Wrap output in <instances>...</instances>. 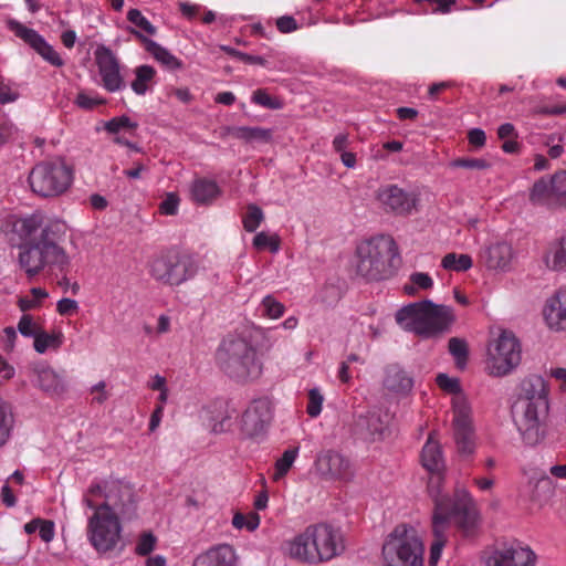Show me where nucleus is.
<instances>
[{
  "mask_svg": "<svg viewBox=\"0 0 566 566\" xmlns=\"http://www.w3.org/2000/svg\"><path fill=\"white\" fill-rule=\"evenodd\" d=\"M12 424V413L10 406L0 399V447H2L9 438Z\"/></svg>",
  "mask_w": 566,
  "mask_h": 566,
  "instance_id": "58836bf2",
  "label": "nucleus"
},
{
  "mask_svg": "<svg viewBox=\"0 0 566 566\" xmlns=\"http://www.w3.org/2000/svg\"><path fill=\"white\" fill-rule=\"evenodd\" d=\"M276 28L282 33H290L297 30L298 25L296 20L291 15H283L276 20Z\"/></svg>",
  "mask_w": 566,
  "mask_h": 566,
  "instance_id": "680f3d73",
  "label": "nucleus"
},
{
  "mask_svg": "<svg viewBox=\"0 0 566 566\" xmlns=\"http://www.w3.org/2000/svg\"><path fill=\"white\" fill-rule=\"evenodd\" d=\"M448 348L450 354L455 359V365L459 369H464L468 361L469 348L464 339L452 337L449 339Z\"/></svg>",
  "mask_w": 566,
  "mask_h": 566,
  "instance_id": "c9c22d12",
  "label": "nucleus"
},
{
  "mask_svg": "<svg viewBox=\"0 0 566 566\" xmlns=\"http://www.w3.org/2000/svg\"><path fill=\"white\" fill-rule=\"evenodd\" d=\"M232 525L238 530L245 527L248 531L252 532L259 527L260 516L255 512H250L248 515L235 513L232 518Z\"/></svg>",
  "mask_w": 566,
  "mask_h": 566,
  "instance_id": "a19ab883",
  "label": "nucleus"
},
{
  "mask_svg": "<svg viewBox=\"0 0 566 566\" xmlns=\"http://www.w3.org/2000/svg\"><path fill=\"white\" fill-rule=\"evenodd\" d=\"M190 192L195 202L209 205L220 195V189L216 181L200 178L191 184Z\"/></svg>",
  "mask_w": 566,
  "mask_h": 566,
  "instance_id": "7c9ffc66",
  "label": "nucleus"
},
{
  "mask_svg": "<svg viewBox=\"0 0 566 566\" xmlns=\"http://www.w3.org/2000/svg\"><path fill=\"white\" fill-rule=\"evenodd\" d=\"M453 168L489 169L491 164L483 158H457L450 163Z\"/></svg>",
  "mask_w": 566,
  "mask_h": 566,
  "instance_id": "de8ad7c7",
  "label": "nucleus"
},
{
  "mask_svg": "<svg viewBox=\"0 0 566 566\" xmlns=\"http://www.w3.org/2000/svg\"><path fill=\"white\" fill-rule=\"evenodd\" d=\"M263 212L255 205H249L245 216L243 217V228L248 232H254L263 221Z\"/></svg>",
  "mask_w": 566,
  "mask_h": 566,
  "instance_id": "ea45409f",
  "label": "nucleus"
},
{
  "mask_svg": "<svg viewBox=\"0 0 566 566\" xmlns=\"http://www.w3.org/2000/svg\"><path fill=\"white\" fill-rule=\"evenodd\" d=\"M135 494L130 485L120 481H111L105 483V502L107 512H115L124 516H130L135 513Z\"/></svg>",
  "mask_w": 566,
  "mask_h": 566,
  "instance_id": "f3484780",
  "label": "nucleus"
},
{
  "mask_svg": "<svg viewBox=\"0 0 566 566\" xmlns=\"http://www.w3.org/2000/svg\"><path fill=\"white\" fill-rule=\"evenodd\" d=\"M521 361V345L514 334L503 332L490 349V375L501 377L511 373Z\"/></svg>",
  "mask_w": 566,
  "mask_h": 566,
  "instance_id": "9b49d317",
  "label": "nucleus"
},
{
  "mask_svg": "<svg viewBox=\"0 0 566 566\" xmlns=\"http://www.w3.org/2000/svg\"><path fill=\"white\" fill-rule=\"evenodd\" d=\"M151 275L167 285H180L190 276L189 262L177 252L165 253L151 263Z\"/></svg>",
  "mask_w": 566,
  "mask_h": 566,
  "instance_id": "f8f14e48",
  "label": "nucleus"
},
{
  "mask_svg": "<svg viewBox=\"0 0 566 566\" xmlns=\"http://www.w3.org/2000/svg\"><path fill=\"white\" fill-rule=\"evenodd\" d=\"M128 31L138 40H140V42L145 45L146 51L150 53L154 56V59H156L166 67L170 70H177L182 66L181 61L178 60L175 55H172L167 49L163 48L155 41L148 39L134 28H128Z\"/></svg>",
  "mask_w": 566,
  "mask_h": 566,
  "instance_id": "a878e982",
  "label": "nucleus"
},
{
  "mask_svg": "<svg viewBox=\"0 0 566 566\" xmlns=\"http://www.w3.org/2000/svg\"><path fill=\"white\" fill-rule=\"evenodd\" d=\"M484 260L489 269L505 270L513 260L512 247L505 242L492 244L485 250Z\"/></svg>",
  "mask_w": 566,
  "mask_h": 566,
  "instance_id": "c85d7f7f",
  "label": "nucleus"
},
{
  "mask_svg": "<svg viewBox=\"0 0 566 566\" xmlns=\"http://www.w3.org/2000/svg\"><path fill=\"white\" fill-rule=\"evenodd\" d=\"M548 409V401H514L512 406L513 420L526 444L536 446L544 439Z\"/></svg>",
  "mask_w": 566,
  "mask_h": 566,
  "instance_id": "1a4fd4ad",
  "label": "nucleus"
},
{
  "mask_svg": "<svg viewBox=\"0 0 566 566\" xmlns=\"http://www.w3.org/2000/svg\"><path fill=\"white\" fill-rule=\"evenodd\" d=\"M469 144L475 148H482L486 143L485 133L480 128H472L468 133Z\"/></svg>",
  "mask_w": 566,
  "mask_h": 566,
  "instance_id": "e2e57ef3",
  "label": "nucleus"
},
{
  "mask_svg": "<svg viewBox=\"0 0 566 566\" xmlns=\"http://www.w3.org/2000/svg\"><path fill=\"white\" fill-rule=\"evenodd\" d=\"M297 451V448L285 450L282 457L276 461L275 473L273 475L275 481L280 480L289 472L296 459Z\"/></svg>",
  "mask_w": 566,
  "mask_h": 566,
  "instance_id": "4c0bfd02",
  "label": "nucleus"
},
{
  "mask_svg": "<svg viewBox=\"0 0 566 566\" xmlns=\"http://www.w3.org/2000/svg\"><path fill=\"white\" fill-rule=\"evenodd\" d=\"M396 321L423 337L441 335L455 322L452 307L438 305L429 300L410 303L396 313Z\"/></svg>",
  "mask_w": 566,
  "mask_h": 566,
  "instance_id": "39448f33",
  "label": "nucleus"
},
{
  "mask_svg": "<svg viewBox=\"0 0 566 566\" xmlns=\"http://www.w3.org/2000/svg\"><path fill=\"white\" fill-rule=\"evenodd\" d=\"M548 390L545 380L539 376H533L523 381L522 394L516 400H527L532 402L548 401Z\"/></svg>",
  "mask_w": 566,
  "mask_h": 566,
  "instance_id": "2f4dec72",
  "label": "nucleus"
},
{
  "mask_svg": "<svg viewBox=\"0 0 566 566\" xmlns=\"http://www.w3.org/2000/svg\"><path fill=\"white\" fill-rule=\"evenodd\" d=\"M436 381L438 386L448 394L461 392V386L458 378H451L447 374H439Z\"/></svg>",
  "mask_w": 566,
  "mask_h": 566,
  "instance_id": "864d4df0",
  "label": "nucleus"
},
{
  "mask_svg": "<svg viewBox=\"0 0 566 566\" xmlns=\"http://www.w3.org/2000/svg\"><path fill=\"white\" fill-rule=\"evenodd\" d=\"M354 429L363 439L375 440L382 437L387 422L382 420L380 412L368 411L356 419Z\"/></svg>",
  "mask_w": 566,
  "mask_h": 566,
  "instance_id": "393cba45",
  "label": "nucleus"
},
{
  "mask_svg": "<svg viewBox=\"0 0 566 566\" xmlns=\"http://www.w3.org/2000/svg\"><path fill=\"white\" fill-rule=\"evenodd\" d=\"M547 325L556 331L566 329V289L551 297L544 308Z\"/></svg>",
  "mask_w": 566,
  "mask_h": 566,
  "instance_id": "5701e85b",
  "label": "nucleus"
},
{
  "mask_svg": "<svg viewBox=\"0 0 566 566\" xmlns=\"http://www.w3.org/2000/svg\"><path fill=\"white\" fill-rule=\"evenodd\" d=\"M377 199L386 211L397 216L409 214L417 203V198L396 185L382 187L378 190Z\"/></svg>",
  "mask_w": 566,
  "mask_h": 566,
  "instance_id": "a211bd4d",
  "label": "nucleus"
},
{
  "mask_svg": "<svg viewBox=\"0 0 566 566\" xmlns=\"http://www.w3.org/2000/svg\"><path fill=\"white\" fill-rule=\"evenodd\" d=\"M344 549L337 531L327 524L310 525L290 543V555L302 562H327Z\"/></svg>",
  "mask_w": 566,
  "mask_h": 566,
  "instance_id": "20e7f679",
  "label": "nucleus"
},
{
  "mask_svg": "<svg viewBox=\"0 0 566 566\" xmlns=\"http://www.w3.org/2000/svg\"><path fill=\"white\" fill-rule=\"evenodd\" d=\"M556 191L559 197L562 208H566V170H559L554 174Z\"/></svg>",
  "mask_w": 566,
  "mask_h": 566,
  "instance_id": "13d9d810",
  "label": "nucleus"
},
{
  "mask_svg": "<svg viewBox=\"0 0 566 566\" xmlns=\"http://www.w3.org/2000/svg\"><path fill=\"white\" fill-rule=\"evenodd\" d=\"M39 535L40 537L49 543L54 537V524L52 521L42 520L39 526Z\"/></svg>",
  "mask_w": 566,
  "mask_h": 566,
  "instance_id": "69168bd1",
  "label": "nucleus"
},
{
  "mask_svg": "<svg viewBox=\"0 0 566 566\" xmlns=\"http://www.w3.org/2000/svg\"><path fill=\"white\" fill-rule=\"evenodd\" d=\"M441 265L446 270L467 271L472 266V259L469 254L448 253L443 256Z\"/></svg>",
  "mask_w": 566,
  "mask_h": 566,
  "instance_id": "e433bc0d",
  "label": "nucleus"
},
{
  "mask_svg": "<svg viewBox=\"0 0 566 566\" xmlns=\"http://www.w3.org/2000/svg\"><path fill=\"white\" fill-rule=\"evenodd\" d=\"M356 274L367 281L391 277L400 265L399 249L390 235H377L356 248Z\"/></svg>",
  "mask_w": 566,
  "mask_h": 566,
  "instance_id": "f03ea898",
  "label": "nucleus"
},
{
  "mask_svg": "<svg viewBox=\"0 0 566 566\" xmlns=\"http://www.w3.org/2000/svg\"><path fill=\"white\" fill-rule=\"evenodd\" d=\"M237 556L229 544L213 546L196 556L192 566H235Z\"/></svg>",
  "mask_w": 566,
  "mask_h": 566,
  "instance_id": "412c9836",
  "label": "nucleus"
},
{
  "mask_svg": "<svg viewBox=\"0 0 566 566\" xmlns=\"http://www.w3.org/2000/svg\"><path fill=\"white\" fill-rule=\"evenodd\" d=\"M530 201L535 206H544L549 209L562 208L554 175L549 180L541 178L534 182L530 190Z\"/></svg>",
  "mask_w": 566,
  "mask_h": 566,
  "instance_id": "4be33fe9",
  "label": "nucleus"
},
{
  "mask_svg": "<svg viewBox=\"0 0 566 566\" xmlns=\"http://www.w3.org/2000/svg\"><path fill=\"white\" fill-rule=\"evenodd\" d=\"M453 431L458 451L461 454L470 455L474 451V434L470 417L471 409L461 396L453 399Z\"/></svg>",
  "mask_w": 566,
  "mask_h": 566,
  "instance_id": "4468645a",
  "label": "nucleus"
},
{
  "mask_svg": "<svg viewBox=\"0 0 566 566\" xmlns=\"http://www.w3.org/2000/svg\"><path fill=\"white\" fill-rule=\"evenodd\" d=\"M18 262L28 279L45 270L64 271L70 265V258L60 245V235L52 226L42 229L38 241L23 243L19 248Z\"/></svg>",
  "mask_w": 566,
  "mask_h": 566,
  "instance_id": "7ed1b4c3",
  "label": "nucleus"
},
{
  "mask_svg": "<svg viewBox=\"0 0 566 566\" xmlns=\"http://www.w3.org/2000/svg\"><path fill=\"white\" fill-rule=\"evenodd\" d=\"M262 306L264 308V315L270 318L281 317L285 310L284 305L272 295H268L263 298Z\"/></svg>",
  "mask_w": 566,
  "mask_h": 566,
  "instance_id": "8fccbe9b",
  "label": "nucleus"
},
{
  "mask_svg": "<svg viewBox=\"0 0 566 566\" xmlns=\"http://www.w3.org/2000/svg\"><path fill=\"white\" fill-rule=\"evenodd\" d=\"M156 542L157 538L153 533L142 534L135 547V553L140 556L149 555L154 551Z\"/></svg>",
  "mask_w": 566,
  "mask_h": 566,
  "instance_id": "603ef678",
  "label": "nucleus"
},
{
  "mask_svg": "<svg viewBox=\"0 0 566 566\" xmlns=\"http://www.w3.org/2000/svg\"><path fill=\"white\" fill-rule=\"evenodd\" d=\"M179 9H180L182 15H185L189 20H192L198 14V12L200 10V7L197 6V4H190V3H187V2H180L179 3Z\"/></svg>",
  "mask_w": 566,
  "mask_h": 566,
  "instance_id": "774afa93",
  "label": "nucleus"
},
{
  "mask_svg": "<svg viewBox=\"0 0 566 566\" xmlns=\"http://www.w3.org/2000/svg\"><path fill=\"white\" fill-rule=\"evenodd\" d=\"M44 228L43 218L38 213L21 218L13 224V231L22 241H24V243L38 241L39 235Z\"/></svg>",
  "mask_w": 566,
  "mask_h": 566,
  "instance_id": "c756f323",
  "label": "nucleus"
},
{
  "mask_svg": "<svg viewBox=\"0 0 566 566\" xmlns=\"http://www.w3.org/2000/svg\"><path fill=\"white\" fill-rule=\"evenodd\" d=\"M18 93L13 92L4 82L0 75V104H7L14 102L18 98Z\"/></svg>",
  "mask_w": 566,
  "mask_h": 566,
  "instance_id": "0e129e2a",
  "label": "nucleus"
},
{
  "mask_svg": "<svg viewBox=\"0 0 566 566\" xmlns=\"http://www.w3.org/2000/svg\"><path fill=\"white\" fill-rule=\"evenodd\" d=\"M253 103L266 107L269 109H281L283 102L279 97L271 96L265 90L259 88L253 92Z\"/></svg>",
  "mask_w": 566,
  "mask_h": 566,
  "instance_id": "79ce46f5",
  "label": "nucleus"
},
{
  "mask_svg": "<svg viewBox=\"0 0 566 566\" xmlns=\"http://www.w3.org/2000/svg\"><path fill=\"white\" fill-rule=\"evenodd\" d=\"M410 281L412 285H405L403 290L407 294L412 295L416 292L415 285L421 290H429L432 287L433 282L432 279L422 272H416L410 275Z\"/></svg>",
  "mask_w": 566,
  "mask_h": 566,
  "instance_id": "a18cd8bd",
  "label": "nucleus"
},
{
  "mask_svg": "<svg viewBox=\"0 0 566 566\" xmlns=\"http://www.w3.org/2000/svg\"><path fill=\"white\" fill-rule=\"evenodd\" d=\"M8 25L18 38L22 39L32 49L35 50V48L42 43L43 38L33 29H30L15 20H10Z\"/></svg>",
  "mask_w": 566,
  "mask_h": 566,
  "instance_id": "72a5a7b5",
  "label": "nucleus"
},
{
  "mask_svg": "<svg viewBox=\"0 0 566 566\" xmlns=\"http://www.w3.org/2000/svg\"><path fill=\"white\" fill-rule=\"evenodd\" d=\"M62 337L63 335L61 333L48 334L40 329L34 336V349L43 354L49 348H59L62 344Z\"/></svg>",
  "mask_w": 566,
  "mask_h": 566,
  "instance_id": "f704fd0d",
  "label": "nucleus"
},
{
  "mask_svg": "<svg viewBox=\"0 0 566 566\" xmlns=\"http://www.w3.org/2000/svg\"><path fill=\"white\" fill-rule=\"evenodd\" d=\"M253 247L256 250L269 249L271 252H276L280 248V239L276 234L269 235L265 232H260L253 239Z\"/></svg>",
  "mask_w": 566,
  "mask_h": 566,
  "instance_id": "c03bdc74",
  "label": "nucleus"
},
{
  "mask_svg": "<svg viewBox=\"0 0 566 566\" xmlns=\"http://www.w3.org/2000/svg\"><path fill=\"white\" fill-rule=\"evenodd\" d=\"M413 386L412 378L398 365L387 367L384 387L396 395H407Z\"/></svg>",
  "mask_w": 566,
  "mask_h": 566,
  "instance_id": "bb28decb",
  "label": "nucleus"
},
{
  "mask_svg": "<svg viewBox=\"0 0 566 566\" xmlns=\"http://www.w3.org/2000/svg\"><path fill=\"white\" fill-rule=\"evenodd\" d=\"M220 368L238 381L256 379L262 374V363L256 357V349L240 335H229L222 340L217 352Z\"/></svg>",
  "mask_w": 566,
  "mask_h": 566,
  "instance_id": "423d86ee",
  "label": "nucleus"
},
{
  "mask_svg": "<svg viewBox=\"0 0 566 566\" xmlns=\"http://www.w3.org/2000/svg\"><path fill=\"white\" fill-rule=\"evenodd\" d=\"M78 310V304L75 300L72 298H62L56 304V311L60 315H72L75 314Z\"/></svg>",
  "mask_w": 566,
  "mask_h": 566,
  "instance_id": "052dcab7",
  "label": "nucleus"
},
{
  "mask_svg": "<svg viewBox=\"0 0 566 566\" xmlns=\"http://www.w3.org/2000/svg\"><path fill=\"white\" fill-rule=\"evenodd\" d=\"M546 264L549 269L555 271L566 268V235L560 239L559 245L555 250L553 258L546 259Z\"/></svg>",
  "mask_w": 566,
  "mask_h": 566,
  "instance_id": "37998d69",
  "label": "nucleus"
},
{
  "mask_svg": "<svg viewBox=\"0 0 566 566\" xmlns=\"http://www.w3.org/2000/svg\"><path fill=\"white\" fill-rule=\"evenodd\" d=\"M38 387L49 397H61L67 389L65 378L49 365H38L33 369Z\"/></svg>",
  "mask_w": 566,
  "mask_h": 566,
  "instance_id": "aec40b11",
  "label": "nucleus"
},
{
  "mask_svg": "<svg viewBox=\"0 0 566 566\" xmlns=\"http://www.w3.org/2000/svg\"><path fill=\"white\" fill-rule=\"evenodd\" d=\"M315 468L326 480L347 481L354 474L349 459L334 450L322 451L316 458Z\"/></svg>",
  "mask_w": 566,
  "mask_h": 566,
  "instance_id": "dca6fc26",
  "label": "nucleus"
},
{
  "mask_svg": "<svg viewBox=\"0 0 566 566\" xmlns=\"http://www.w3.org/2000/svg\"><path fill=\"white\" fill-rule=\"evenodd\" d=\"M179 197L175 192L167 193L165 200L159 205V211L161 214L175 216L178 211Z\"/></svg>",
  "mask_w": 566,
  "mask_h": 566,
  "instance_id": "6e6d98bb",
  "label": "nucleus"
},
{
  "mask_svg": "<svg viewBox=\"0 0 566 566\" xmlns=\"http://www.w3.org/2000/svg\"><path fill=\"white\" fill-rule=\"evenodd\" d=\"M94 55L104 88L108 92L122 90L125 83L120 74L119 61L113 51L105 45H98Z\"/></svg>",
  "mask_w": 566,
  "mask_h": 566,
  "instance_id": "2eb2a0df",
  "label": "nucleus"
},
{
  "mask_svg": "<svg viewBox=\"0 0 566 566\" xmlns=\"http://www.w3.org/2000/svg\"><path fill=\"white\" fill-rule=\"evenodd\" d=\"M232 136L245 144L264 143L269 144L273 140V130L263 127L249 126H226L221 130V137Z\"/></svg>",
  "mask_w": 566,
  "mask_h": 566,
  "instance_id": "b1692460",
  "label": "nucleus"
},
{
  "mask_svg": "<svg viewBox=\"0 0 566 566\" xmlns=\"http://www.w3.org/2000/svg\"><path fill=\"white\" fill-rule=\"evenodd\" d=\"M127 19L133 24L143 29L146 33L154 35L156 28L142 14L138 9H130L127 13Z\"/></svg>",
  "mask_w": 566,
  "mask_h": 566,
  "instance_id": "3c124183",
  "label": "nucleus"
},
{
  "mask_svg": "<svg viewBox=\"0 0 566 566\" xmlns=\"http://www.w3.org/2000/svg\"><path fill=\"white\" fill-rule=\"evenodd\" d=\"M323 396L318 391V389H311L308 392V405H307V413L311 417H317L322 411Z\"/></svg>",
  "mask_w": 566,
  "mask_h": 566,
  "instance_id": "5fc2aeb1",
  "label": "nucleus"
},
{
  "mask_svg": "<svg viewBox=\"0 0 566 566\" xmlns=\"http://www.w3.org/2000/svg\"><path fill=\"white\" fill-rule=\"evenodd\" d=\"M137 123L132 122L130 118L126 115H122L118 117H114L105 123L104 128L109 134H118L120 129H136Z\"/></svg>",
  "mask_w": 566,
  "mask_h": 566,
  "instance_id": "49530a36",
  "label": "nucleus"
},
{
  "mask_svg": "<svg viewBox=\"0 0 566 566\" xmlns=\"http://www.w3.org/2000/svg\"><path fill=\"white\" fill-rule=\"evenodd\" d=\"M35 51L54 66L61 67L64 64V61L59 53L48 44L44 39L42 40V43L35 48Z\"/></svg>",
  "mask_w": 566,
  "mask_h": 566,
  "instance_id": "09e8293b",
  "label": "nucleus"
},
{
  "mask_svg": "<svg viewBox=\"0 0 566 566\" xmlns=\"http://www.w3.org/2000/svg\"><path fill=\"white\" fill-rule=\"evenodd\" d=\"M446 542H441V541H433L432 544H431V547H430V556H429V565L430 566H436L440 556H441V551L444 546Z\"/></svg>",
  "mask_w": 566,
  "mask_h": 566,
  "instance_id": "338daca9",
  "label": "nucleus"
},
{
  "mask_svg": "<svg viewBox=\"0 0 566 566\" xmlns=\"http://www.w3.org/2000/svg\"><path fill=\"white\" fill-rule=\"evenodd\" d=\"M423 551L416 530L401 524L388 535L382 556L388 566H423Z\"/></svg>",
  "mask_w": 566,
  "mask_h": 566,
  "instance_id": "6e6552de",
  "label": "nucleus"
},
{
  "mask_svg": "<svg viewBox=\"0 0 566 566\" xmlns=\"http://www.w3.org/2000/svg\"><path fill=\"white\" fill-rule=\"evenodd\" d=\"M75 103L83 109H93L98 105L105 104V99L101 97H90L87 94L81 92L77 94Z\"/></svg>",
  "mask_w": 566,
  "mask_h": 566,
  "instance_id": "bf43d9fd",
  "label": "nucleus"
},
{
  "mask_svg": "<svg viewBox=\"0 0 566 566\" xmlns=\"http://www.w3.org/2000/svg\"><path fill=\"white\" fill-rule=\"evenodd\" d=\"M422 465L431 473H437L433 478L440 476V471L444 468V461L442 457V450L437 440L433 438V433L429 434V438L421 452ZM432 476L430 478V480Z\"/></svg>",
  "mask_w": 566,
  "mask_h": 566,
  "instance_id": "cd10ccee",
  "label": "nucleus"
},
{
  "mask_svg": "<svg viewBox=\"0 0 566 566\" xmlns=\"http://www.w3.org/2000/svg\"><path fill=\"white\" fill-rule=\"evenodd\" d=\"M18 329L23 336L34 337L41 328L33 323V317L31 315L24 314L18 323Z\"/></svg>",
  "mask_w": 566,
  "mask_h": 566,
  "instance_id": "4d7b16f0",
  "label": "nucleus"
},
{
  "mask_svg": "<svg viewBox=\"0 0 566 566\" xmlns=\"http://www.w3.org/2000/svg\"><path fill=\"white\" fill-rule=\"evenodd\" d=\"M122 525L115 512H107L106 505H99L87 522V538L99 554L116 548L122 538Z\"/></svg>",
  "mask_w": 566,
  "mask_h": 566,
  "instance_id": "9d476101",
  "label": "nucleus"
},
{
  "mask_svg": "<svg viewBox=\"0 0 566 566\" xmlns=\"http://www.w3.org/2000/svg\"><path fill=\"white\" fill-rule=\"evenodd\" d=\"M74 178V168L62 157L42 160L29 172L31 190L43 198L59 197L66 192Z\"/></svg>",
  "mask_w": 566,
  "mask_h": 566,
  "instance_id": "0eeeda50",
  "label": "nucleus"
},
{
  "mask_svg": "<svg viewBox=\"0 0 566 566\" xmlns=\"http://www.w3.org/2000/svg\"><path fill=\"white\" fill-rule=\"evenodd\" d=\"M156 71L150 65H140L135 70V80L132 82V90L138 94L144 95L148 90V83L153 81Z\"/></svg>",
  "mask_w": 566,
  "mask_h": 566,
  "instance_id": "473e14b6",
  "label": "nucleus"
},
{
  "mask_svg": "<svg viewBox=\"0 0 566 566\" xmlns=\"http://www.w3.org/2000/svg\"><path fill=\"white\" fill-rule=\"evenodd\" d=\"M272 420V402L259 398L251 402L242 416V426L249 436L262 432Z\"/></svg>",
  "mask_w": 566,
  "mask_h": 566,
  "instance_id": "6ab92c4d",
  "label": "nucleus"
},
{
  "mask_svg": "<svg viewBox=\"0 0 566 566\" xmlns=\"http://www.w3.org/2000/svg\"><path fill=\"white\" fill-rule=\"evenodd\" d=\"M441 482L442 478H432L429 480L428 490L434 502L432 516L434 541L447 542L446 531L450 518H453L459 527L463 528L465 532H470L475 525L476 512L465 490L457 491L454 497L451 499L441 494Z\"/></svg>",
  "mask_w": 566,
  "mask_h": 566,
  "instance_id": "f257e3e1",
  "label": "nucleus"
},
{
  "mask_svg": "<svg viewBox=\"0 0 566 566\" xmlns=\"http://www.w3.org/2000/svg\"><path fill=\"white\" fill-rule=\"evenodd\" d=\"M485 566H535L536 555L520 544H502L483 554Z\"/></svg>",
  "mask_w": 566,
  "mask_h": 566,
  "instance_id": "ddd939ff",
  "label": "nucleus"
}]
</instances>
